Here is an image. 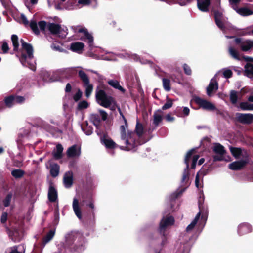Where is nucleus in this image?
I'll list each match as a JSON object with an SVG mask.
<instances>
[{"mask_svg":"<svg viewBox=\"0 0 253 253\" xmlns=\"http://www.w3.org/2000/svg\"><path fill=\"white\" fill-rule=\"evenodd\" d=\"M123 118L125 124L120 126V141L125 146H120V148L123 150L135 151L138 146L146 142V141L141 139L144 132L143 126L137 121L135 127L136 133L130 131L127 129L126 120L124 117Z\"/></svg>","mask_w":253,"mask_h":253,"instance_id":"obj_1","label":"nucleus"},{"mask_svg":"<svg viewBox=\"0 0 253 253\" xmlns=\"http://www.w3.org/2000/svg\"><path fill=\"white\" fill-rule=\"evenodd\" d=\"M11 41L13 46V50L17 51L16 56L19 58L21 64L25 67L29 68L33 71L36 70L35 61L33 58V49L31 44L26 43L23 39L21 40V48L18 50V38L16 35L11 36Z\"/></svg>","mask_w":253,"mask_h":253,"instance_id":"obj_2","label":"nucleus"},{"mask_svg":"<svg viewBox=\"0 0 253 253\" xmlns=\"http://www.w3.org/2000/svg\"><path fill=\"white\" fill-rule=\"evenodd\" d=\"M65 243L58 245V251L55 253H65L69 248L75 253H80L84 250L85 242L83 235L78 232H71L65 236Z\"/></svg>","mask_w":253,"mask_h":253,"instance_id":"obj_3","label":"nucleus"},{"mask_svg":"<svg viewBox=\"0 0 253 253\" xmlns=\"http://www.w3.org/2000/svg\"><path fill=\"white\" fill-rule=\"evenodd\" d=\"M202 205L199 204L200 211L197 214L191 223L187 227L186 230L187 232H190L194 228H197L201 231L204 227L207 219L208 212L207 209L205 211H202Z\"/></svg>","mask_w":253,"mask_h":253,"instance_id":"obj_4","label":"nucleus"},{"mask_svg":"<svg viewBox=\"0 0 253 253\" xmlns=\"http://www.w3.org/2000/svg\"><path fill=\"white\" fill-rule=\"evenodd\" d=\"M96 98L97 102L100 106L105 108H109L116 105L114 98L111 96L107 95L103 90H99L96 91Z\"/></svg>","mask_w":253,"mask_h":253,"instance_id":"obj_5","label":"nucleus"},{"mask_svg":"<svg viewBox=\"0 0 253 253\" xmlns=\"http://www.w3.org/2000/svg\"><path fill=\"white\" fill-rule=\"evenodd\" d=\"M174 223V219L171 216L164 217L161 220L159 227V232L162 236V241L161 244L164 246L167 243V234L166 232L167 229L172 225Z\"/></svg>","mask_w":253,"mask_h":253,"instance_id":"obj_6","label":"nucleus"},{"mask_svg":"<svg viewBox=\"0 0 253 253\" xmlns=\"http://www.w3.org/2000/svg\"><path fill=\"white\" fill-rule=\"evenodd\" d=\"M107 55L103 58L104 60L114 61L116 60V57H119L122 58H129L133 59L134 61H139L142 63H145L146 62H142L140 60V57L136 54H132L129 52L124 51L121 53H114L113 52H108L107 53Z\"/></svg>","mask_w":253,"mask_h":253,"instance_id":"obj_7","label":"nucleus"},{"mask_svg":"<svg viewBox=\"0 0 253 253\" xmlns=\"http://www.w3.org/2000/svg\"><path fill=\"white\" fill-rule=\"evenodd\" d=\"M213 151L215 154L213 156L214 161H225L227 162L231 161L230 157L226 155L224 147L220 144H215L213 148Z\"/></svg>","mask_w":253,"mask_h":253,"instance_id":"obj_8","label":"nucleus"},{"mask_svg":"<svg viewBox=\"0 0 253 253\" xmlns=\"http://www.w3.org/2000/svg\"><path fill=\"white\" fill-rule=\"evenodd\" d=\"M47 28L52 34L62 38L65 37L68 33L67 27H62L59 25L55 23L49 24Z\"/></svg>","mask_w":253,"mask_h":253,"instance_id":"obj_9","label":"nucleus"},{"mask_svg":"<svg viewBox=\"0 0 253 253\" xmlns=\"http://www.w3.org/2000/svg\"><path fill=\"white\" fill-rule=\"evenodd\" d=\"M214 19L218 27L223 32H225L226 27L228 25L227 18L223 16L221 12L215 11L214 12Z\"/></svg>","mask_w":253,"mask_h":253,"instance_id":"obj_10","label":"nucleus"},{"mask_svg":"<svg viewBox=\"0 0 253 253\" xmlns=\"http://www.w3.org/2000/svg\"><path fill=\"white\" fill-rule=\"evenodd\" d=\"M235 42L243 51H248L253 48V40L236 38Z\"/></svg>","mask_w":253,"mask_h":253,"instance_id":"obj_11","label":"nucleus"},{"mask_svg":"<svg viewBox=\"0 0 253 253\" xmlns=\"http://www.w3.org/2000/svg\"><path fill=\"white\" fill-rule=\"evenodd\" d=\"M194 100L197 104L203 109L214 110L216 109L215 106L212 103L200 97H195Z\"/></svg>","mask_w":253,"mask_h":253,"instance_id":"obj_12","label":"nucleus"},{"mask_svg":"<svg viewBox=\"0 0 253 253\" xmlns=\"http://www.w3.org/2000/svg\"><path fill=\"white\" fill-rule=\"evenodd\" d=\"M235 116L237 121L243 124H250L253 121V114L251 113H237Z\"/></svg>","mask_w":253,"mask_h":253,"instance_id":"obj_13","label":"nucleus"},{"mask_svg":"<svg viewBox=\"0 0 253 253\" xmlns=\"http://www.w3.org/2000/svg\"><path fill=\"white\" fill-rule=\"evenodd\" d=\"M194 149H192L189 150L186 154L185 158V163L186 165V168L184 169L183 171V176L182 178V182H184L187 180L189 178V160L193 154L194 151H195Z\"/></svg>","mask_w":253,"mask_h":253,"instance_id":"obj_14","label":"nucleus"},{"mask_svg":"<svg viewBox=\"0 0 253 253\" xmlns=\"http://www.w3.org/2000/svg\"><path fill=\"white\" fill-rule=\"evenodd\" d=\"M30 26L35 34L38 35L39 34L40 30L44 31L46 27V23L44 21H41L37 24L34 20H32L30 23Z\"/></svg>","mask_w":253,"mask_h":253,"instance_id":"obj_15","label":"nucleus"},{"mask_svg":"<svg viewBox=\"0 0 253 253\" xmlns=\"http://www.w3.org/2000/svg\"><path fill=\"white\" fill-rule=\"evenodd\" d=\"M253 231L252 226L247 222H244L240 224L237 228V233L239 236L251 233Z\"/></svg>","mask_w":253,"mask_h":253,"instance_id":"obj_16","label":"nucleus"},{"mask_svg":"<svg viewBox=\"0 0 253 253\" xmlns=\"http://www.w3.org/2000/svg\"><path fill=\"white\" fill-rule=\"evenodd\" d=\"M249 160L247 156L244 159L240 161L234 162L229 165V168L230 169L236 170L241 169L248 162Z\"/></svg>","mask_w":253,"mask_h":253,"instance_id":"obj_17","label":"nucleus"},{"mask_svg":"<svg viewBox=\"0 0 253 253\" xmlns=\"http://www.w3.org/2000/svg\"><path fill=\"white\" fill-rule=\"evenodd\" d=\"M77 30L79 33L83 34V36L81 38V39L85 41H86L89 46L90 47H92L93 43V38L92 36L90 34L86 29L83 28H79Z\"/></svg>","mask_w":253,"mask_h":253,"instance_id":"obj_18","label":"nucleus"},{"mask_svg":"<svg viewBox=\"0 0 253 253\" xmlns=\"http://www.w3.org/2000/svg\"><path fill=\"white\" fill-rule=\"evenodd\" d=\"M217 76V75H215L214 77L211 80L210 84L207 88V93L209 96H212L213 93L218 89V84L215 79Z\"/></svg>","mask_w":253,"mask_h":253,"instance_id":"obj_19","label":"nucleus"},{"mask_svg":"<svg viewBox=\"0 0 253 253\" xmlns=\"http://www.w3.org/2000/svg\"><path fill=\"white\" fill-rule=\"evenodd\" d=\"M66 153L68 157H78L81 155V148L79 146L74 145L68 149Z\"/></svg>","mask_w":253,"mask_h":253,"instance_id":"obj_20","label":"nucleus"},{"mask_svg":"<svg viewBox=\"0 0 253 253\" xmlns=\"http://www.w3.org/2000/svg\"><path fill=\"white\" fill-rule=\"evenodd\" d=\"M100 141L101 143L107 149H113L117 146L112 139L105 135L100 138Z\"/></svg>","mask_w":253,"mask_h":253,"instance_id":"obj_21","label":"nucleus"},{"mask_svg":"<svg viewBox=\"0 0 253 253\" xmlns=\"http://www.w3.org/2000/svg\"><path fill=\"white\" fill-rule=\"evenodd\" d=\"M78 68H81V67H73L67 68H63L60 69L57 72L63 76L66 77H69L72 76L75 74L76 71V69Z\"/></svg>","mask_w":253,"mask_h":253,"instance_id":"obj_22","label":"nucleus"},{"mask_svg":"<svg viewBox=\"0 0 253 253\" xmlns=\"http://www.w3.org/2000/svg\"><path fill=\"white\" fill-rule=\"evenodd\" d=\"M83 204L85 203L86 206L91 209L92 210H94L95 209V206L94 204V201L92 198V196L90 194H87L86 195H84L82 196Z\"/></svg>","mask_w":253,"mask_h":253,"instance_id":"obj_23","label":"nucleus"},{"mask_svg":"<svg viewBox=\"0 0 253 253\" xmlns=\"http://www.w3.org/2000/svg\"><path fill=\"white\" fill-rule=\"evenodd\" d=\"M72 207L74 212L77 217L79 219H82V212L81 208L79 205V202L78 199L74 197L73 200Z\"/></svg>","mask_w":253,"mask_h":253,"instance_id":"obj_24","label":"nucleus"},{"mask_svg":"<svg viewBox=\"0 0 253 253\" xmlns=\"http://www.w3.org/2000/svg\"><path fill=\"white\" fill-rule=\"evenodd\" d=\"M73 174L71 171H68L65 173L64 176V184L66 188H69L73 184Z\"/></svg>","mask_w":253,"mask_h":253,"instance_id":"obj_25","label":"nucleus"},{"mask_svg":"<svg viewBox=\"0 0 253 253\" xmlns=\"http://www.w3.org/2000/svg\"><path fill=\"white\" fill-rule=\"evenodd\" d=\"M211 0H197V6L198 9L203 12L209 11V7Z\"/></svg>","mask_w":253,"mask_h":253,"instance_id":"obj_26","label":"nucleus"},{"mask_svg":"<svg viewBox=\"0 0 253 253\" xmlns=\"http://www.w3.org/2000/svg\"><path fill=\"white\" fill-rule=\"evenodd\" d=\"M84 44L81 42H75L71 44L70 49L75 52L81 53L84 48Z\"/></svg>","mask_w":253,"mask_h":253,"instance_id":"obj_27","label":"nucleus"},{"mask_svg":"<svg viewBox=\"0 0 253 253\" xmlns=\"http://www.w3.org/2000/svg\"><path fill=\"white\" fill-rule=\"evenodd\" d=\"M244 74L253 81V63H247L245 67Z\"/></svg>","mask_w":253,"mask_h":253,"instance_id":"obj_28","label":"nucleus"},{"mask_svg":"<svg viewBox=\"0 0 253 253\" xmlns=\"http://www.w3.org/2000/svg\"><path fill=\"white\" fill-rule=\"evenodd\" d=\"M41 77L46 82H52L57 81L51 76V73L46 70H42L40 73Z\"/></svg>","mask_w":253,"mask_h":253,"instance_id":"obj_29","label":"nucleus"},{"mask_svg":"<svg viewBox=\"0 0 253 253\" xmlns=\"http://www.w3.org/2000/svg\"><path fill=\"white\" fill-rule=\"evenodd\" d=\"M8 234L10 238L14 242H18L20 240L21 237L19 231L16 229H8L7 230Z\"/></svg>","mask_w":253,"mask_h":253,"instance_id":"obj_30","label":"nucleus"},{"mask_svg":"<svg viewBox=\"0 0 253 253\" xmlns=\"http://www.w3.org/2000/svg\"><path fill=\"white\" fill-rule=\"evenodd\" d=\"M48 197L51 202H55L57 199V192L55 188L50 185L48 190Z\"/></svg>","mask_w":253,"mask_h":253,"instance_id":"obj_31","label":"nucleus"},{"mask_svg":"<svg viewBox=\"0 0 253 253\" xmlns=\"http://www.w3.org/2000/svg\"><path fill=\"white\" fill-rule=\"evenodd\" d=\"M24 245H19L8 249L6 252L7 253H24Z\"/></svg>","mask_w":253,"mask_h":253,"instance_id":"obj_32","label":"nucleus"},{"mask_svg":"<svg viewBox=\"0 0 253 253\" xmlns=\"http://www.w3.org/2000/svg\"><path fill=\"white\" fill-rule=\"evenodd\" d=\"M163 119V113L161 110H157L153 115V124L157 126L162 122Z\"/></svg>","mask_w":253,"mask_h":253,"instance_id":"obj_33","label":"nucleus"},{"mask_svg":"<svg viewBox=\"0 0 253 253\" xmlns=\"http://www.w3.org/2000/svg\"><path fill=\"white\" fill-rule=\"evenodd\" d=\"M235 10L237 13L243 16H247L253 14V11L247 7L237 8Z\"/></svg>","mask_w":253,"mask_h":253,"instance_id":"obj_34","label":"nucleus"},{"mask_svg":"<svg viewBox=\"0 0 253 253\" xmlns=\"http://www.w3.org/2000/svg\"><path fill=\"white\" fill-rule=\"evenodd\" d=\"M63 148L60 144L56 145V149L53 151L52 154L54 158L57 160L60 159L62 156Z\"/></svg>","mask_w":253,"mask_h":253,"instance_id":"obj_35","label":"nucleus"},{"mask_svg":"<svg viewBox=\"0 0 253 253\" xmlns=\"http://www.w3.org/2000/svg\"><path fill=\"white\" fill-rule=\"evenodd\" d=\"M228 52L230 54V55L234 59L237 60H240V54L238 51L235 49L234 47L230 46L228 47Z\"/></svg>","mask_w":253,"mask_h":253,"instance_id":"obj_36","label":"nucleus"},{"mask_svg":"<svg viewBox=\"0 0 253 253\" xmlns=\"http://www.w3.org/2000/svg\"><path fill=\"white\" fill-rule=\"evenodd\" d=\"M55 233V229L50 230L43 238L42 243L45 245L50 241L53 238Z\"/></svg>","mask_w":253,"mask_h":253,"instance_id":"obj_37","label":"nucleus"},{"mask_svg":"<svg viewBox=\"0 0 253 253\" xmlns=\"http://www.w3.org/2000/svg\"><path fill=\"white\" fill-rule=\"evenodd\" d=\"M108 84L115 89H117L122 92H124L125 90L120 85L119 82L116 80H110L107 82Z\"/></svg>","mask_w":253,"mask_h":253,"instance_id":"obj_38","label":"nucleus"},{"mask_svg":"<svg viewBox=\"0 0 253 253\" xmlns=\"http://www.w3.org/2000/svg\"><path fill=\"white\" fill-rule=\"evenodd\" d=\"M240 92L235 90H231L230 93V99L233 104H235L237 103L239 99V96L240 95Z\"/></svg>","mask_w":253,"mask_h":253,"instance_id":"obj_39","label":"nucleus"},{"mask_svg":"<svg viewBox=\"0 0 253 253\" xmlns=\"http://www.w3.org/2000/svg\"><path fill=\"white\" fill-rule=\"evenodd\" d=\"M230 150L232 155L236 159L240 158L243 155L241 149L236 147H230Z\"/></svg>","mask_w":253,"mask_h":253,"instance_id":"obj_40","label":"nucleus"},{"mask_svg":"<svg viewBox=\"0 0 253 253\" xmlns=\"http://www.w3.org/2000/svg\"><path fill=\"white\" fill-rule=\"evenodd\" d=\"M239 107L243 111H253V104L247 102H241Z\"/></svg>","mask_w":253,"mask_h":253,"instance_id":"obj_41","label":"nucleus"},{"mask_svg":"<svg viewBox=\"0 0 253 253\" xmlns=\"http://www.w3.org/2000/svg\"><path fill=\"white\" fill-rule=\"evenodd\" d=\"M90 120L93 124L98 128L100 122V118L98 114H92L90 116Z\"/></svg>","mask_w":253,"mask_h":253,"instance_id":"obj_42","label":"nucleus"},{"mask_svg":"<svg viewBox=\"0 0 253 253\" xmlns=\"http://www.w3.org/2000/svg\"><path fill=\"white\" fill-rule=\"evenodd\" d=\"M50 174L53 177H56L59 172V166L57 164H53L50 166Z\"/></svg>","mask_w":253,"mask_h":253,"instance_id":"obj_43","label":"nucleus"},{"mask_svg":"<svg viewBox=\"0 0 253 253\" xmlns=\"http://www.w3.org/2000/svg\"><path fill=\"white\" fill-rule=\"evenodd\" d=\"M5 105L8 107H11L15 105L14 95H10L6 97L4 99Z\"/></svg>","mask_w":253,"mask_h":253,"instance_id":"obj_44","label":"nucleus"},{"mask_svg":"<svg viewBox=\"0 0 253 253\" xmlns=\"http://www.w3.org/2000/svg\"><path fill=\"white\" fill-rule=\"evenodd\" d=\"M79 76L82 81V82H83L84 84H87L89 82V79L87 75L84 71L82 70H80L79 71Z\"/></svg>","mask_w":253,"mask_h":253,"instance_id":"obj_45","label":"nucleus"},{"mask_svg":"<svg viewBox=\"0 0 253 253\" xmlns=\"http://www.w3.org/2000/svg\"><path fill=\"white\" fill-rule=\"evenodd\" d=\"M24 174V171L20 169H14L11 171L12 175L15 178L22 177Z\"/></svg>","mask_w":253,"mask_h":253,"instance_id":"obj_46","label":"nucleus"},{"mask_svg":"<svg viewBox=\"0 0 253 253\" xmlns=\"http://www.w3.org/2000/svg\"><path fill=\"white\" fill-rule=\"evenodd\" d=\"M84 86L85 88V95L86 97H89L93 90V86L89 82L87 84H84Z\"/></svg>","mask_w":253,"mask_h":253,"instance_id":"obj_47","label":"nucleus"},{"mask_svg":"<svg viewBox=\"0 0 253 253\" xmlns=\"http://www.w3.org/2000/svg\"><path fill=\"white\" fill-rule=\"evenodd\" d=\"M12 198V193H8L2 200V203L4 207H7L10 205Z\"/></svg>","mask_w":253,"mask_h":253,"instance_id":"obj_48","label":"nucleus"},{"mask_svg":"<svg viewBox=\"0 0 253 253\" xmlns=\"http://www.w3.org/2000/svg\"><path fill=\"white\" fill-rule=\"evenodd\" d=\"M162 81L164 89L167 91H169L171 89L170 80L166 78H163Z\"/></svg>","mask_w":253,"mask_h":253,"instance_id":"obj_49","label":"nucleus"},{"mask_svg":"<svg viewBox=\"0 0 253 253\" xmlns=\"http://www.w3.org/2000/svg\"><path fill=\"white\" fill-rule=\"evenodd\" d=\"M222 73L225 78H229L232 75V72L231 70L228 69H224L218 72V74Z\"/></svg>","mask_w":253,"mask_h":253,"instance_id":"obj_50","label":"nucleus"},{"mask_svg":"<svg viewBox=\"0 0 253 253\" xmlns=\"http://www.w3.org/2000/svg\"><path fill=\"white\" fill-rule=\"evenodd\" d=\"M89 106V103L85 100L80 101L78 104L77 108L78 110H83L87 108Z\"/></svg>","mask_w":253,"mask_h":253,"instance_id":"obj_51","label":"nucleus"},{"mask_svg":"<svg viewBox=\"0 0 253 253\" xmlns=\"http://www.w3.org/2000/svg\"><path fill=\"white\" fill-rule=\"evenodd\" d=\"M9 49L8 45L6 42H2L1 49H0V53L5 54L7 53Z\"/></svg>","mask_w":253,"mask_h":253,"instance_id":"obj_52","label":"nucleus"},{"mask_svg":"<svg viewBox=\"0 0 253 253\" xmlns=\"http://www.w3.org/2000/svg\"><path fill=\"white\" fill-rule=\"evenodd\" d=\"M14 99L15 104H22L25 101V98L24 97L18 95H14Z\"/></svg>","mask_w":253,"mask_h":253,"instance_id":"obj_53","label":"nucleus"},{"mask_svg":"<svg viewBox=\"0 0 253 253\" xmlns=\"http://www.w3.org/2000/svg\"><path fill=\"white\" fill-rule=\"evenodd\" d=\"M82 129L87 135H90L93 132V129L92 127L87 126H82Z\"/></svg>","mask_w":253,"mask_h":253,"instance_id":"obj_54","label":"nucleus"},{"mask_svg":"<svg viewBox=\"0 0 253 253\" xmlns=\"http://www.w3.org/2000/svg\"><path fill=\"white\" fill-rule=\"evenodd\" d=\"M82 96V92L78 89L77 92L73 95V99L75 101L77 102L79 101Z\"/></svg>","mask_w":253,"mask_h":253,"instance_id":"obj_55","label":"nucleus"},{"mask_svg":"<svg viewBox=\"0 0 253 253\" xmlns=\"http://www.w3.org/2000/svg\"><path fill=\"white\" fill-rule=\"evenodd\" d=\"M241 0H229V2L231 6L235 10L238 8L237 5L240 2Z\"/></svg>","mask_w":253,"mask_h":253,"instance_id":"obj_56","label":"nucleus"},{"mask_svg":"<svg viewBox=\"0 0 253 253\" xmlns=\"http://www.w3.org/2000/svg\"><path fill=\"white\" fill-rule=\"evenodd\" d=\"M199 156L198 155H195L193 156V157L192 158V165H191L192 169H195V168L196 166L197 160L199 159Z\"/></svg>","mask_w":253,"mask_h":253,"instance_id":"obj_57","label":"nucleus"},{"mask_svg":"<svg viewBox=\"0 0 253 253\" xmlns=\"http://www.w3.org/2000/svg\"><path fill=\"white\" fill-rule=\"evenodd\" d=\"M172 105V102L171 100H168L167 102L163 106L162 109L166 110L170 108Z\"/></svg>","mask_w":253,"mask_h":253,"instance_id":"obj_58","label":"nucleus"},{"mask_svg":"<svg viewBox=\"0 0 253 253\" xmlns=\"http://www.w3.org/2000/svg\"><path fill=\"white\" fill-rule=\"evenodd\" d=\"M183 70L186 74L190 75L191 74V70L190 67L186 64L183 65Z\"/></svg>","mask_w":253,"mask_h":253,"instance_id":"obj_59","label":"nucleus"},{"mask_svg":"<svg viewBox=\"0 0 253 253\" xmlns=\"http://www.w3.org/2000/svg\"><path fill=\"white\" fill-rule=\"evenodd\" d=\"M51 47L53 50L57 51L62 52L64 50L58 44L56 45L53 43L51 45Z\"/></svg>","mask_w":253,"mask_h":253,"instance_id":"obj_60","label":"nucleus"},{"mask_svg":"<svg viewBox=\"0 0 253 253\" xmlns=\"http://www.w3.org/2000/svg\"><path fill=\"white\" fill-rule=\"evenodd\" d=\"M91 3L90 0H79L78 3L84 6L89 5Z\"/></svg>","mask_w":253,"mask_h":253,"instance_id":"obj_61","label":"nucleus"},{"mask_svg":"<svg viewBox=\"0 0 253 253\" xmlns=\"http://www.w3.org/2000/svg\"><path fill=\"white\" fill-rule=\"evenodd\" d=\"M99 112L102 118V120L103 121L106 120L107 118V113L105 111L101 109L99 110Z\"/></svg>","mask_w":253,"mask_h":253,"instance_id":"obj_62","label":"nucleus"},{"mask_svg":"<svg viewBox=\"0 0 253 253\" xmlns=\"http://www.w3.org/2000/svg\"><path fill=\"white\" fill-rule=\"evenodd\" d=\"M195 185L197 188H199L200 187V172L197 173L195 178Z\"/></svg>","mask_w":253,"mask_h":253,"instance_id":"obj_63","label":"nucleus"},{"mask_svg":"<svg viewBox=\"0 0 253 253\" xmlns=\"http://www.w3.org/2000/svg\"><path fill=\"white\" fill-rule=\"evenodd\" d=\"M184 191V190L183 191H180V192H175L173 193H172L171 196H170V199L171 200H173L174 199H175V198H176L178 195L182 193V192Z\"/></svg>","mask_w":253,"mask_h":253,"instance_id":"obj_64","label":"nucleus"}]
</instances>
